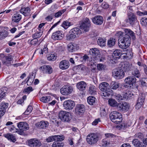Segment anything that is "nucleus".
<instances>
[{
  "label": "nucleus",
  "instance_id": "1",
  "mask_svg": "<svg viewBox=\"0 0 147 147\" xmlns=\"http://www.w3.org/2000/svg\"><path fill=\"white\" fill-rule=\"evenodd\" d=\"M101 138V135L100 134L98 133H92L87 135L86 140L88 144L92 145L96 144Z\"/></svg>",
  "mask_w": 147,
  "mask_h": 147
},
{
  "label": "nucleus",
  "instance_id": "2",
  "mask_svg": "<svg viewBox=\"0 0 147 147\" xmlns=\"http://www.w3.org/2000/svg\"><path fill=\"white\" fill-rule=\"evenodd\" d=\"M109 118L111 121L117 124L121 122L122 120L121 114L117 111L111 112L110 114Z\"/></svg>",
  "mask_w": 147,
  "mask_h": 147
},
{
  "label": "nucleus",
  "instance_id": "3",
  "mask_svg": "<svg viewBox=\"0 0 147 147\" xmlns=\"http://www.w3.org/2000/svg\"><path fill=\"white\" fill-rule=\"evenodd\" d=\"M59 115L61 120L65 122H68L70 121L73 117V115L71 113L63 111H60Z\"/></svg>",
  "mask_w": 147,
  "mask_h": 147
},
{
  "label": "nucleus",
  "instance_id": "4",
  "mask_svg": "<svg viewBox=\"0 0 147 147\" xmlns=\"http://www.w3.org/2000/svg\"><path fill=\"white\" fill-rule=\"evenodd\" d=\"M81 33V31L79 28H74L70 30L69 33L66 35V40H73L78 36Z\"/></svg>",
  "mask_w": 147,
  "mask_h": 147
},
{
  "label": "nucleus",
  "instance_id": "5",
  "mask_svg": "<svg viewBox=\"0 0 147 147\" xmlns=\"http://www.w3.org/2000/svg\"><path fill=\"white\" fill-rule=\"evenodd\" d=\"M109 84L107 82H103L101 83L99 86V88L102 91L104 92L103 93V96H108L107 92H109Z\"/></svg>",
  "mask_w": 147,
  "mask_h": 147
},
{
  "label": "nucleus",
  "instance_id": "6",
  "mask_svg": "<svg viewBox=\"0 0 147 147\" xmlns=\"http://www.w3.org/2000/svg\"><path fill=\"white\" fill-rule=\"evenodd\" d=\"M91 22L88 18H86L80 26L81 28L85 32L88 31L91 25Z\"/></svg>",
  "mask_w": 147,
  "mask_h": 147
},
{
  "label": "nucleus",
  "instance_id": "7",
  "mask_svg": "<svg viewBox=\"0 0 147 147\" xmlns=\"http://www.w3.org/2000/svg\"><path fill=\"white\" fill-rule=\"evenodd\" d=\"M136 79L134 77L130 76L126 78L124 81L126 86L132 87L136 83Z\"/></svg>",
  "mask_w": 147,
  "mask_h": 147
},
{
  "label": "nucleus",
  "instance_id": "8",
  "mask_svg": "<svg viewBox=\"0 0 147 147\" xmlns=\"http://www.w3.org/2000/svg\"><path fill=\"white\" fill-rule=\"evenodd\" d=\"M74 102L71 100H68L65 101L63 103V106L66 110H70L72 109L75 105Z\"/></svg>",
  "mask_w": 147,
  "mask_h": 147
},
{
  "label": "nucleus",
  "instance_id": "9",
  "mask_svg": "<svg viewBox=\"0 0 147 147\" xmlns=\"http://www.w3.org/2000/svg\"><path fill=\"white\" fill-rule=\"evenodd\" d=\"M129 107L128 104L125 102L119 103L116 106V108L118 110L122 111H127L129 109Z\"/></svg>",
  "mask_w": 147,
  "mask_h": 147
},
{
  "label": "nucleus",
  "instance_id": "10",
  "mask_svg": "<svg viewBox=\"0 0 147 147\" xmlns=\"http://www.w3.org/2000/svg\"><path fill=\"white\" fill-rule=\"evenodd\" d=\"M29 146L31 147H39L42 145L40 140L36 139H31L28 141Z\"/></svg>",
  "mask_w": 147,
  "mask_h": 147
},
{
  "label": "nucleus",
  "instance_id": "11",
  "mask_svg": "<svg viewBox=\"0 0 147 147\" xmlns=\"http://www.w3.org/2000/svg\"><path fill=\"white\" fill-rule=\"evenodd\" d=\"M123 41L128 44H130V37L128 35H127L125 33L121 32L119 34V39Z\"/></svg>",
  "mask_w": 147,
  "mask_h": 147
},
{
  "label": "nucleus",
  "instance_id": "12",
  "mask_svg": "<svg viewBox=\"0 0 147 147\" xmlns=\"http://www.w3.org/2000/svg\"><path fill=\"white\" fill-rule=\"evenodd\" d=\"M73 91L72 88L70 86H65L60 90L61 93L64 95H67L70 94Z\"/></svg>",
  "mask_w": 147,
  "mask_h": 147
},
{
  "label": "nucleus",
  "instance_id": "13",
  "mask_svg": "<svg viewBox=\"0 0 147 147\" xmlns=\"http://www.w3.org/2000/svg\"><path fill=\"white\" fill-rule=\"evenodd\" d=\"M125 73L122 69L114 70L113 72V77L116 79H121L123 77Z\"/></svg>",
  "mask_w": 147,
  "mask_h": 147
},
{
  "label": "nucleus",
  "instance_id": "14",
  "mask_svg": "<svg viewBox=\"0 0 147 147\" xmlns=\"http://www.w3.org/2000/svg\"><path fill=\"white\" fill-rule=\"evenodd\" d=\"M39 69L44 74H50L53 72L52 68L49 65L42 66L40 67Z\"/></svg>",
  "mask_w": 147,
  "mask_h": 147
},
{
  "label": "nucleus",
  "instance_id": "15",
  "mask_svg": "<svg viewBox=\"0 0 147 147\" xmlns=\"http://www.w3.org/2000/svg\"><path fill=\"white\" fill-rule=\"evenodd\" d=\"M92 22L95 24L98 25H101L103 22L102 17L100 15L94 16L92 18Z\"/></svg>",
  "mask_w": 147,
  "mask_h": 147
},
{
  "label": "nucleus",
  "instance_id": "16",
  "mask_svg": "<svg viewBox=\"0 0 147 147\" xmlns=\"http://www.w3.org/2000/svg\"><path fill=\"white\" fill-rule=\"evenodd\" d=\"M63 36L61 32L57 31L53 33L52 38L54 40H60L63 38Z\"/></svg>",
  "mask_w": 147,
  "mask_h": 147
},
{
  "label": "nucleus",
  "instance_id": "17",
  "mask_svg": "<svg viewBox=\"0 0 147 147\" xmlns=\"http://www.w3.org/2000/svg\"><path fill=\"white\" fill-rule=\"evenodd\" d=\"M89 55L91 56V58L96 59L98 57L100 53L98 49L96 48H93L90 50L89 51Z\"/></svg>",
  "mask_w": 147,
  "mask_h": 147
},
{
  "label": "nucleus",
  "instance_id": "18",
  "mask_svg": "<svg viewBox=\"0 0 147 147\" xmlns=\"http://www.w3.org/2000/svg\"><path fill=\"white\" fill-rule=\"evenodd\" d=\"M144 97L142 95L139 96L136 105V108L137 109H139L141 107L144 102Z\"/></svg>",
  "mask_w": 147,
  "mask_h": 147
},
{
  "label": "nucleus",
  "instance_id": "19",
  "mask_svg": "<svg viewBox=\"0 0 147 147\" xmlns=\"http://www.w3.org/2000/svg\"><path fill=\"white\" fill-rule=\"evenodd\" d=\"M18 126L19 129L24 131L27 130L29 128L28 124L25 122H20L18 124Z\"/></svg>",
  "mask_w": 147,
  "mask_h": 147
},
{
  "label": "nucleus",
  "instance_id": "20",
  "mask_svg": "<svg viewBox=\"0 0 147 147\" xmlns=\"http://www.w3.org/2000/svg\"><path fill=\"white\" fill-rule=\"evenodd\" d=\"M69 66V62L68 61L66 60H63L59 63V68L62 70H65L67 69Z\"/></svg>",
  "mask_w": 147,
  "mask_h": 147
},
{
  "label": "nucleus",
  "instance_id": "21",
  "mask_svg": "<svg viewBox=\"0 0 147 147\" xmlns=\"http://www.w3.org/2000/svg\"><path fill=\"white\" fill-rule=\"evenodd\" d=\"M84 106L83 105H77L75 108V113L78 115L83 113L85 111Z\"/></svg>",
  "mask_w": 147,
  "mask_h": 147
},
{
  "label": "nucleus",
  "instance_id": "22",
  "mask_svg": "<svg viewBox=\"0 0 147 147\" xmlns=\"http://www.w3.org/2000/svg\"><path fill=\"white\" fill-rule=\"evenodd\" d=\"M30 9L29 7L22 8L20 10V13L25 16H29L30 14Z\"/></svg>",
  "mask_w": 147,
  "mask_h": 147
},
{
  "label": "nucleus",
  "instance_id": "23",
  "mask_svg": "<svg viewBox=\"0 0 147 147\" xmlns=\"http://www.w3.org/2000/svg\"><path fill=\"white\" fill-rule=\"evenodd\" d=\"M87 86L86 83L83 81L79 82L76 84L77 88L80 91H82L85 90Z\"/></svg>",
  "mask_w": 147,
  "mask_h": 147
},
{
  "label": "nucleus",
  "instance_id": "24",
  "mask_svg": "<svg viewBox=\"0 0 147 147\" xmlns=\"http://www.w3.org/2000/svg\"><path fill=\"white\" fill-rule=\"evenodd\" d=\"M49 123L47 121H41L36 124V125L40 128L45 129L49 126Z\"/></svg>",
  "mask_w": 147,
  "mask_h": 147
},
{
  "label": "nucleus",
  "instance_id": "25",
  "mask_svg": "<svg viewBox=\"0 0 147 147\" xmlns=\"http://www.w3.org/2000/svg\"><path fill=\"white\" fill-rule=\"evenodd\" d=\"M131 67V64L128 62H125L121 64V68L123 71H127L130 70Z\"/></svg>",
  "mask_w": 147,
  "mask_h": 147
},
{
  "label": "nucleus",
  "instance_id": "26",
  "mask_svg": "<svg viewBox=\"0 0 147 147\" xmlns=\"http://www.w3.org/2000/svg\"><path fill=\"white\" fill-rule=\"evenodd\" d=\"M132 143L135 147H146V145L143 142H140L137 139H134Z\"/></svg>",
  "mask_w": 147,
  "mask_h": 147
},
{
  "label": "nucleus",
  "instance_id": "27",
  "mask_svg": "<svg viewBox=\"0 0 147 147\" xmlns=\"http://www.w3.org/2000/svg\"><path fill=\"white\" fill-rule=\"evenodd\" d=\"M126 22H129L131 25H133L137 21V19L136 16L132 14L129 17L128 19L126 20Z\"/></svg>",
  "mask_w": 147,
  "mask_h": 147
},
{
  "label": "nucleus",
  "instance_id": "28",
  "mask_svg": "<svg viewBox=\"0 0 147 147\" xmlns=\"http://www.w3.org/2000/svg\"><path fill=\"white\" fill-rule=\"evenodd\" d=\"M4 136L10 142H15L16 141L15 136L11 134L8 133L4 134Z\"/></svg>",
  "mask_w": 147,
  "mask_h": 147
},
{
  "label": "nucleus",
  "instance_id": "29",
  "mask_svg": "<svg viewBox=\"0 0 147 147\" xmlns=\"http://www.w3.org/2000/svg\"><path fill=\"white\" fill-rule=\"evenodd\" d=\"M13 59V58L11 55L5 56L4 60L5 62L3 64L8 66L11 65V61Z\"/></svg>",
  "mask_w": 147,
  "mask_h": 147
},
{
  "label": "nucleus",
  "instance_id": "30",
  "mask_svg": "<svg viewBox=\"0 0 147 147\" xmlns=\"http://www.w3.org/2000/svg\"><path fill=\"white\" fill-rule=\"evenodd\" d=\"M118 45L119 47L123 49L127 48L130 45V44H128L127 43L119 40H118Z\"/></svg>",
  "mask_w": 147,
  "mask_h": 147
},
{
  "label": "nucleus",
  "instance_id": "31",
  "mask_svg": "<svg viewBox=\"0 0 147 147\" xmlns=\"http://www.w3.org/2000/svg\"><path fill=\"white\" fill-rule=\"evenodd\" d=\"M124 33H125L127 35H128L130 37L131 36L133 39H135L136 38L135 33L131 30L129 29H125Z\"/></svg>",
  "mask_w": 147,
  "mask_h": 147
},
{
  "label": "nucleus",
  "instance_id": "32",
  "mask_svg": "<svg viewBox=\"0 0 147 147\" xmlns=\"http://www.w3.org/2000/svg\"><path fill=\"white\" fill-rule=\"evenodd\" d=\"M21 16L19 14L17 13L14 14L12 17V20L15 22H19L21 19Z\"/></svg>",
  "mask_w": 147,
  "mask_h": 147
},
{
  "label": "nucleus",
  "instance_id": "33",
  "mask_svg": "<svg viewBox=\"0 0 147 147\" xmlns=\"http://www.w3.org/2000/svg\"><path fill=\"white\" fill-rule=\"evenodd\" d=\"M106 40L105 38H99L98 39L97 42L98 45L103 47L105 45Z\"/></svg>",
  "mask_w": 147,
  "mask_h": 147
},
{
  "label": "nucleus",
  "instance_id": "34",
  "mask_svg": "<svg viewBox=\"0 0 147 147\" xmlns=\"http://www.w3.org/2000/svg\"><path fill=\"white\" fill-rule=\"evenodd\" d=\"M115 39L114 38H111L107 41V45L109 47H113L115 45Z\"/></svg>",
  "mask_w": 147,
  "mask_h": 147
},
{
  "label": "nucleus",
  "instance_id": "35",
  "mask_svg": "<svg viewBox=\"0 0 147 147\" xmlns=\"http://www.w3.org/2000/svg\"><path fill=\"white\" fill-rule=\"evenodd\" d=\"M51 100L50 96H43L40 98V100L44 103H48Z\"/></svg>",
  "mask_w": 147,
  "mask_h": 147
},
{
  "label": "nucleus",
  "instance_id": "36",
  "mask_svg": "<svg viewBox=\"0 0 147 147\" xmlns=\"http://www.w3.org/2000/svg\"><path fill=\"white\" fill-rule=\"evenodd\" d=\"M132 74L137 78H139L141 76L140 72L137 69H135L132 71Z\"/></svg>",
  "mask_w": 147,
  "mask_h": 147
},
{
  "label": "nucleus",
  "instance_id": "37",
  "mask_svg": "<svg viewBox=\"0 0 147 147\" xmlns=\"http://www.w3.org/2000/svg\"><path fill=\"white\" fill-rule=\"evenodd\" d=\"M124 54V55L123 56V57L125 58L131 59L133 56V53L130 51H127L126 53Z\"/></svg>",
  "mask_w": 147,
  "mask_h": 147
},
{
  "label": "nucleus",
  "instance_id": "38",
  "mask_svg": "<svg viewBox=\"0 0 147 147\" xmlns=\"http://www.w3.org/2000/svg\"><path fill=\"white\" fill-rule=\"evenodd\" d=\"M109 104L111 106L116 107L118 104L116 101L114 99L110 98L108 100Z\"/></svg>",
  "mask_w": 147,
  "mask_h": 147
},
{
  "label": "nucleus",
  "instance_id": "39",
  "mask_svg": "<svg viewBox=\"0 0 147 147\" xmlns=\"http://www.w3.org/2000/svg\"><path fill=\"white\" fill-rule=\"evenodd\" d=\"M95 98L94 96H91L88 98L87 101L89 104L91 105H93L95 103Z\"/></svg>",
  "mask_w": 147,
  "mask_h": 147
},
{
  "label": "nucleus",
  "instance_id": "40",
  "mask_svg": "<svg viewBox=\"0 0 147 147\" xmlns=\"http://www.w3.org/2000/svg\"><path fill=\"white\" fill-rule=\"evenodd\" d=\"M71 25L70 22L66 20L63 22L61 26L65 29H66Z\"/></svg>",
  "mask_w": 147,
  "mask_h": 147
},
{
  "label": "nucleus",
  "instance_id": "41",
  "mask_svg": "<svg viewBox=\"0 0 147 147\" xmlns=\"http://www.w3.org/2000/svg\"><path fill=\"white\" fill-rule=\"evenodd\" d=\"M67 47L69 51L70 52H72L75 51L76 50V47L71 43H69Z\"/></svg>",
  "mask_w": 147,
  "mask_h": 147
},
{
  "label": "nucleus",
  "instance_id": "42",
  "mask_svg": "<svg viewBox=\"0 0 147 147\" xmlns=\"http://www.w3.org/2000/svg\"><path fill=\"white\" fill-rule=\"evenodd\" d=\"M42 34V32L40 30L37 31L36 32L33 34L32 37L34 38L37 39L40 38Z\"/></svg>",
  "mask_w": 147,
  "mask_h": 147
},
{
  "label": "nucleus",
  "instance_id": "43",
  "mask_svg": "<svg viewBox=\"0 0 147 147\" xmlns=\"http://www.w3.org/2000/svg\"><path fill=\"white\" fill-rule=\"evenodd\" d=\"M123 98L125 99H128L130 98L132 96H133V94L130 91H128L123 95Z\"/></svg>",
  "mask_w": 147,
  "mask_h": 147
},
{
  "label": "nucleus",
  "instance_id": "44",
  "mask_svg": "<svg viewBox=\"0 0 147 147\" xmlns=\"http://www.w3.org/2000/svg\"><path fill=\"white\" fill-rule=\"evenodd\" d=\"M96 87L94 86H92L89 87V92L91 94H94L96 92Z\"/></svg>",
  "mask_w": 147,
  "mask_h": 147
},
{
  "label": "nucleus",
  "instance_id": "45",
  "mask_svg": "<svg viewBox=\"0 0 147 147\" xmlns=\"http://www.w3.org/2000/svg\"><path fill=\"white\" fill-rule=\"evenodd\" d=\"M57 56L55 54H49L47 57V59L49 61L55 60L56 59Z\"/></svg>",
  "mask_w": 147,
  "mask_h": 147
},
{
  "label": "nucleus",
  "instance_id": "46",
  "mask_svg": "<svg viewBox=\"0 0 147 147\" xmlns=\"http://www.w3.org/2000/svg\"><path fill=\"white\" fill-rule=\"evenodd\" d=\"M55 139L57 141H61L64 139V137L62 135H55Z\"/></svg>",
  "mask_w": 147,
  "mask_h": 147
},
{
  "label": "nucleus",
  "instance_id": "47",
  "mask_svg": "<svg viewBox=\"0 0 147 147\" xmlns=\"http://www.w3.org/2000/svg\"><path fill=\"white\" fill-rule=\"evenodd\" d=\"M119 86V84L117 82H112L111 83V88L114 90H115Z\"/></svg>",
  "mask_w": 147,
  "mask_h": 147
},
{
  "label": "nucleus",
  "instance_id": "48",
  "mask_svg": "<svg viewBox=\"0 0 147 147\" xmlns=\"http://www.w3.org/2000/svg\"><path fill=\"white\" fill-rule=\"evenodd\" d=\"M8 35L7 32L5 30H3L0 32V39L4 38Z\"/></svg>",
  "mask_w": 147,
  "mask_h": 147
},
{
  "label": "nucleus",
  "instance_id": "49",
  "mask_svg": "<svg viewBox=\"0 0 147 147\" xmlns=\"http://www.w3.org/2000/svg\"><path fill=\"white\" fill-rule=\"evenodd\" d=\"M121 51L119 49H117L115 50L113 53V56H119L122 55Z\"/></svg>",
  "mask_w": 147,
  "mask_h": 147
},
{
  "label": "nucleus",
  "instance_id": "50",
  "mask_svg": "<svg viewBox=\"0 0 147 147\" xmlns=\"http://www.w3.org/2000/svg\"><path fill=\"white\" fill-rule=\"evenodd\" d=\"M8 104L5 102H2L0 104V109H1L2 110H4L6 111V109L8 107Z\"/></svg>",
  "mask_w": 147,
  "mask_h": 147
},
{
  "label": "nucleus",
  "instance_id": "51",
  "mask_svg": "<svg viewBox=\"0 0 147 147\" xmlns=\"http://www.w3.org/2000/svg\"><path fill=\"white\" fill-rule=\"evenodd\" d=\"M114 96L116 99L119 101H120L124 99L123 98V96H122L119 94H115L114 95Z\"/></svg>",
  "mask_w": 147,
  "mask_h": 147
},
{
  "label": "nucleus",
  "instance_id": "52",
  "mask_svg": "<svg viewBox=\"0 0 147 147\" xmlns=\"http://www.w3.org/2000/svg\"><path fill=\"white\" fill-rule=\"evenodd\" d=\"M63 144L61 143L57 142H54L52 146V147H63Z\"/></svg>",
  "mask_w": 147,
  "mask_h": 147
},
{
  "label": "nucleus",
  "instance_id": "53",
  "mask_svg": "<svg viewBox=\"0 0 147 147\" xmlns=\"http://www.w3.org/2000/svg\"><path fill=\"white\" fill-rule=\"evenodd\" d=\"M106 67L105 65L101 63L98 64L97 65V69L99 71L104 70Z\"/></svg>",
  "mask_w": 147,
  "mask_h": 147
},
{
  "label": "nucleus",
  "instance_id": "54",
  "mask_svg": "<svg viewBox=\"0 0 147 147\" xmlns=\"http://www.w3.org/2000/svg\"><path fill=\"white\" fill-rule=\"evenodd\" d=\"M141 24L143 26H145L147 25V18H143L140 20Z\"/></svg>",
  "mask_w": 147,
  "mask_h": 147
},
{
  "label": "nucleus",
  "instance_id": "55",
  "mask_svg": "<svg viewBox=\"0 0 147 147\" xmlns=\"http://www.w3.org/2000/svg\"><path fill=\"white\" fill-rule=\"evenodd\" d=\"M38 40L37 39L34 38L31 40H29L28 42L30 45L35 46L38 43Z\"/></svg>",
  "mask_w": 147,
  "mask_h": 147
},
{
  "label": "nucleus",
  "instance_id": "56",
  "mask_svg": "<svg viewBox=\"0 0 147 147\" xmlns=\"http://www.w3.org/2000/svg\"><path fill=\"white\" fill-rule=\"evenodd\" d=\"M135 136L136 138L140 139H143L144 137V135L141 132L137 133L135 134Z\"/></svg>",
  "mask_w": 147,
  "mask_h": 147
},
{
  "label": "nucleus",
  "instance_id": "57",
  "mask_svg": "<svg viewBox=\"0 0 147 147\" xmlns=\"http://www.w3.org/2000/svg\"><path fill=\"white\" fill-rule=\"evenodd\" d=\"M32 107L31 106H28L26 111L24 113L25 115L29 114L32 111Z\"/></svg>",
  "mask_w": 147,
  "mask_h": 147
},
{
  "label": "nucleus",
  "instance_id": "58",
  "mask_svg": "<svg viewBox=\"0 0 147 147\" xmlns=\"http://www.w3.org/2000/svg\"><path fill=\"white\" fill-rule=\"evenodd\" d=\"M102 144L103 146L106 147L109 146L110 143L106 139H105L102 140Z\"/></svg>",
  "mask_w": 147,
  "mask_h": 147
},
{
  "label": "nucleus",
  "instance_id": "59",
  "mask_svg": "<svg viewBox=\"0 0 147 147\" xmlns=\"http://www.w3.org/2000/svg\"><path fill=\"white\" fill-rule=\"evenodd\" d=\"M65 11V10L63 9L61 11H58L55 14V16L57 18L61 16L62 14Z\"/></svg>",
  "mask_w": 147,
  "mask_h": 147
},
{
  "label": "nucleus",
  "instance_id": "60",
  "mask_svg": "<svg viewBox=\"0 0 147 147\" xmlns=\"http://www.w3.org/2000/svg\"><path fill=\"white\" fill-rule=\"evenodd\" d=\"M33 89L31 86H29L27 88L24 89V92L25 93H29L30 92L32 91Z\"/></svg>",
  "mask_w": 147,
  "mask_h": 147
},
{
  "label": "nucleus",
  "instance_id": "61",
  "mask_svg": "<svg viewBox=\"0 0 147 147\" xmlns=\"http://www.w3.org/2000/svg\"><path fill=\"white\" fill-rule=\"evenodd\" d=\"M55 136H52L47 138L46 139V141L48 142H52L53 141H55Z\"/></svg>",
  "mask_w": 147,
  "mask_h": 147
},
{
  "label": "nucleus",
  "instance_id": "62",
  "mask_svg": "<svg viewBox=\"0 0 147 147\" xmlns=\"http://www.w3.org/2000/svg\"><path fill=\"white\" fill-rule=\"evenodd\" d=\"M34 78H32L30 77L28 78L27 82V83L28 85H31L34 81Z\"/></svg>",
  "mask_w": 147,
  "mask_h": 147
},
{
  "label": "nucleus",
  "instance_id": "63",
  "mask_svg": "<svg viewBox=\"0 0 147 147\" xmlns=\"http://www.w3.org/2000/svg\"><path fill=\"white\" fill-rule=\"evenodd\" d=\"M7 88L5 87H4L1 88V93H4L6 94V93L7 92Z\"/></svg>",
  "mask_w": 147,
  "mask_h": 147
},
{
  "label": "nucleus",
  "instance_id": "64",
  "mask_svg": "<svg viewBox=\"0 0 147 147\" xmlns=\"http://www.w3.org/2000/svg\"><path fill=\"white\" fill-rule=\"evenodd\" d=\"M142 84L145 86H147V78H143L141 82Z\"/></svg>",
  "mask_w": 147,
  "mask_h": 147
}]
</instances>
